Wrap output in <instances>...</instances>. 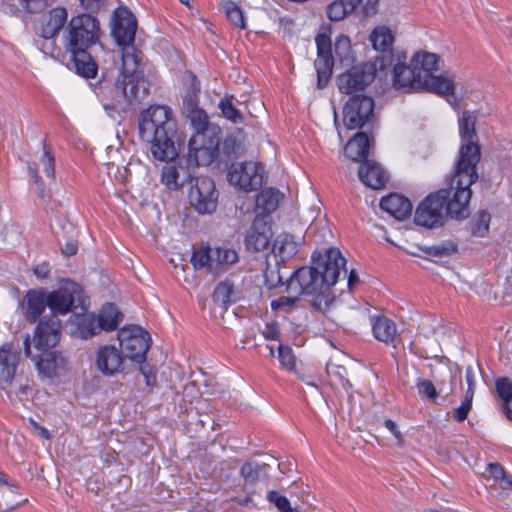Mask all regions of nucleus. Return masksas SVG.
Wrapping results in <instances>:
<instances>
[{
  "mask_svg": "<svg viewBox=\"0 0 512 512\" xmlns=\"http://www.w3.org/2000/svg\"><path fill=\"white\" fill-rule=\"evenodd\" d=\"M112 36L122 47V79L115 82L102 79L95 86V92L105 110L126 109L139 103L149 92V82L140 69L139 58L132 45L137 21L131 11L120 7L114 11Z\"/></svg>",
  "mask_w": 512,
  "mask_h": 512,
  "instance_id": "f257e3e1",
  "label": "nucleus"
},
{
  "mask_svg": "<svg viewBox=\"0 0 512 512\" xmlns=\"http://www.w3.org/2000/svg\"><path fill=\"white\" fill-rule=\"evenodd\" d=\"M312 264L300 267L290 276L286 285L289 296L272 301V309L293 306L302 295L315 310L328 311L335 299L330 288L337 283L342 270L347 273L346 259L339 249L329 248L324 253H313Z\"/></svg>",
  "mask_w": 512,
  "mask_h": 512,
  "instance_id": "f03ea898",
  "label": "nucleus"
},
{
  "mask_svg": "<svg viewBox=\"0 0 512 512\" xmlns=\"http://www.w3.org/2000/svg\"><path fill=\"white\" fill-rule=\"evenodd\" d=\"M452 172L449 187L429 194L416 208L414 222L416 225L433 228L444 223L445 216L465 219L470 215L469 202L472 196L470 186Z\"/></svg>",
  "mask_w": 512,
  "mask_h": 512,
  "instance_id": "7ed1b4c3",
  "label": "nucleus"
},
{
  "mask_svg": "<svg viewBox=\"0 0 512 512\" xmlns=\"http://www.w3.org/2000/svg\"><path fill=\"white\" fill-rule=\"evenodd\" d=\"M139 135L151 144L153 157L160 161L173 160L177 156L174 143L176 122L172 111L163 105H152L139 118Z\"/></svg>",
  "mask_w": 512,
  "mask_h": 512,
  "instance_id": "20e7f679",
  "label": "nucleus"
},
{
  "mask_svg": "<svg viewBox=\"0 0 512 512\" xmlns=\"http://www.w3.org/2000/svg\"><path fill=\"white\" fill-rule=\"evenodd\" d=\"M476 120V115L470 111H463L459 119V133L466 143L459 149L453 172L460 177L459 181L463 179L466 185L473 184L478 179L476 167L481 159V151L475 130Z\"/></svg>",
  "mask_w": 512,
  "mask_h": 512,
  "instance_id": "39448f33",
  "label": "nucleus"
},
{
  "mask_svg": "<svg viewBox=\"0 0 512 512\" xmlns=\"http://www.w3.org/2000/svg\"><path fill=\"white\" fill-rule=\"evenodd\" d=\"M100 22L89 13L71 17L62 34L63 46L67 52L90 49L99 42Z\"/></svg>",
  "mask_w": 512,
  "mask_h": 512,
  "instance_id": "423d86ee",
  "label": "nucleus"
},
{
  "mask_svg": "<svg viewBox=\"0 0 512 512\" xmlns=\"http://www.w3.org/2000/svg\"><path fill=\"white\" fill-rule=\"evenodd\" d=\"M47 298L48 307L52 313L51 318L65 315L73 307L84 309L86 300L82 286L71 280L64 281L57 290L48 293Z\"/></svg>",
  "mask_w": 512,
  "mask_h": 512,
  "instance_id": "0eeeda50",
  "label": "nucleus"
},
{
  "mask_svg": "<svg viewBox=\"0 0 512 512\" xmlns=\"http://www.w3.org/2000/svg\"><path fill=\"white\" fill-rule=\"evenodd\" d=\"M188 199L190 205L202 215L212 214L218 205L219 192L214 181L207 176L192 177Z\"/></svg>",
  "mask_w": 512,
  "mask_h": 512,
  "instance_id": "6e6552de",
  "label": "nucleus"
},
{
  "mask_svg": "<svg viewBox=\"0 0 512 512\" xmlns=\"http://www.w3.org/2000/svg\"><path fill=\"white\" fill-rule=\"evenodd\" d=\"M120 349L132 361L142 363L151 345L150 334L138 325H128L118 331Z\"/></svg>",
  "mask_w": 512,
  "mask_h": 512,
  "instance_id": "1a4fd4ad",
  "label": "nucleus"
},
{
  "mask_svg": "<svg viewBox=\"0 0 512 512\" xmlns=\"http://www.w3.org/2000/svg\"><path fill=\"white\" fill-rule=\"evenodd\" d=\"M375 75V64L364 62L338 75L336 84L341 93L352 96L359 94L358 92L363 91L369 86L374 80Z\"/></svg>",
  "mask_w": 512,
  "mask_h": 512,
  "instance_id": "9d476101",
  "label": "nucleus"
},
{
  "mask_svg": "<svg viewBox=\"0 0 512 512\" xmlns=\"http://www.w3.org/2000/svg\"><path fill=\"white\" fill-rule=\"evenodd\" d=\"M375 103L371 96L354 94L350 96L343 108V121L350 129L362 128L374 117Z\"/></svg>",
  "mask_w": 512,
  "mask_h": 512,
  "instance_id": "9b49d317",
  "label": "nucleus"
},
{
  "mask_svg": "<svg viewBox=\"0 0 512 512\" xmlns=\"http://www.w3.org/2000/svg\"><path fill=\"white\" fill-rule=\"evenodd\" d=\"M228 181L245 192L255 191L263 184L262 166L256 162L232 163L228 167Z\"/></svg>",
  "mask_w": 512,
  "mask_h": 512,
  "instance_id": "f8f14e48",
  "label": "nucleus"
},
{
  "mask_svg": "<svg viewBox=\"0 0 512 512\" xmlns=\"http://www.w3.org/2000/svg\"><path fill=\"white\" fill-rule=\"evenodd\" d=\"M315 41L317 45V59L314 66L317 72V86L318 88H324L331 78L334 65L332 44L330 37L325 33L318 34Z\"/></svg>",
  "mask_w": 512,
  "mask_h": 512,
  "instance_id": "ddd939ff",
  "label": "nucleus"
},
{
  "mask_svg": "<svg viewBox=\"0 0 512 512\" xmlns=\"http://www.w3.org/2000/svg\"><path fill=\"white\" fill-rule=\"evenodd\" d=\"M95 364L102 375L111 377L123 371V351L114 345H103L96 352Z\"/></svg>",
  "mask_w": 512,
  "mask_h": 512,
  "instance_id": "4468645a",
  "label": "nucleus"
},
{
  "mask_svg": "<svg viewBox=\"0 0 512 512\" xmlns=\"http://www.w3.org/2000/svg\"><path fill=\"white\" fill-rule=\"evenodd\" d=\"M61 321L58 318L43 319L35 329L34 344L39 350L54 347L60 340Z\"/></svg>",
  "mask_w": 512,
  "mask_h": 512,
  "instance_id": "2eb2a0df",
  "label": "nucleus"
},
{
  "mask_svg": "<svg viewBox=\"0 0 512 512\" xmlns=\"http://www.w3.org/2000/svg\"><path fill=\"white\" fill-rule=\"evenodd\" d=\"M271 237V228L265 218L256 216L246 234V248L253 252L263 251L268 247Z\"/></svg>",
  "mask_w": 512,
  "mask_h": 512,
  "instance_id": "dca6fc26",
  "label": "nucleus"
},
{
  "mask_svg": "<svg viewBox=\"0 0 512 512\" xmlns=\"http://www.w3.org/2000/svg\"><path fill=\"white\" fill-rule=\"evenodd\" d=\"M423 78L412 62L410 65L397 63L393 68V86L407 91L421 90Z\"/></svg>",
  "mask_w": 512,
  "mask_h": 512,
  "instance_id": "f3484780",
  "label": "nucleus"
},
{
  "mask_svg": "<svg viewBox=\"0 0 512 512\" xmlns=\"http://www.w3.org/2000/svg\"><path fill=\"white\" fill-rule=\"evenodd\" d=\"M193 177L192 170L182 161L176 165L175 163H167L161 174V182L170 190L180 189L186 182H190Z\"/></svg>",
  "mask_w": 512,
  "mask_h": 512,
  "instance_id": "a211bd4d",
  "label": "nucleus"
},
{
  "mask_svg": "<svg viewBox=\"0 0 512 512\" xmlns=\"http://www.w3.org/2000/svg\"><path fill=\"white\" fill-rule=\"evenodd\" d=\"M20 352L13 350L12 344H4L0 347V388L5 389L10 385L19 363Z\"/></svg>",
  "mask_w": 512,
  "mask_h": 512,
  "instance_id": "6ab92c4d",
  "label": "nucleus"
},
{
  "mask_svg": "<svg viewBox=\"0 0 512 512\" xmlns=\"http://www.w3.org/2000/svg\"><path fill=\"white\" fill-rule=\"evenodd\" d=\"M191 137L188 143V153L184 158L185 163L191 170L199 166L210 165L220 154V150L214 147L201 144H193Z\"/></svg>",
  "mask_w": 512,
  "mask_h": 512,
  "instance_id": "aec40b11",
  "label": "nucleus"
},
{
  "mask_svg": "<svg viewBox=\"0 0 512 512\" xmlns=\"http://www.w3.org/2000/svg\"><path fill=\"white\" fill-rule=\"evenodd\" d=\"M361 182L374 190L381 189L387 182V175L383 168L373 160H365L358 169Z\"/></svg>",
  "mask_w": 512,
  "mask_h": 512,
  "instance_id": "412c9836",
  "label": "nucleus"
},
{
  "mask_svg": "<svg viewBox=\"0 0 512 512\" xmlns=\"http://www.w3.org/2000/svg\"><path fill=\"white\" fill-rule=\"evenodd\" d=\"M66 359L56 351L44 350L36 361V368L42 377L52 378L66 368Z\"/></svg>",
  "mask_w": 512,
  "mask_h": 512,
  "instance_id": "4be33fe9",
  "label": "nucleus"
},
{
  "mask_svg": "<svg viewBox=\"0 0 512 512\" xmlns=\"http://www.w3.org/2000/svg\"><path fill=\"white\" fill-rule=\"evenodd\" d=\"M380 208L396 220L403 221L411 215L412 203L408 198L392 193L381 199Z\"/></svg>",
  "mask_w": 512,
  "mask_h": 512,
  "instance_id": "5701e85b",
  "label": "nucleus"
},
{
  "mask_svg": "<svg viewBox=\"0 0 512 512\" xmlns=\"http://www.w3.org/2000/svg\"><path fill=\"white\" fill-rule=\"evenodd\" d=\"M68 13L64 7H55L43 16L41 23V36L45 39H51L59 34L65 28Z\"/></svg>",
  "mask_w": 512,
  "mask_h": 512,
  "instance_id": "b1692460",
  "label": "nucleus"
},
{
  "mask_svg": "<svg viewBox=\"0 0 512 512\" xmlns=\"http://www.w3.org/2000/svg\"><path fill=\"white\" fill-rule=\"evenodd\" d=\"M26 319L34 323L48 307L47 294L43 290H29L24 298Z\"/></svg>",
  "mask_w": 512,
  "mask_h": 512,
  "instance_id": "393cba45",
  "label": "nucleus"
},
{
  "mask_svg": "<svg viewBox=\"0 0 512 512\" xmlns=\"http://www.w3.org/2000/svg\"><path fill=\"white\" fill-rule=\"evenodd\" d=\"M186 117L189 119L192 127L196 132H201L212 123L209 122L206 112L199 108L196 102V93L188 95L184 101Z\"/></svg>",
  "mask_w": 512,
  "mask_h": 512,
  "instance_id": "a878e982",
  "label": "nucleus"
},
{
  "mask_svg": "<svg viewBox=\"0 0 512 512\" xmlns=\"http://www.w3.org/2000/svg\"><path fill=\"white\" fill-rule=\"evenodd\" d=\"M371 140L364 132H358L345 146V155L355 162L368 160Z\"/></svg>",
  "mask_w": 512,
  "mask_h": 512,
  "instance_id": "bb28decb",
  "label": "nucleus"
},
{
  "mask_svg": "<svg viewBox=\"0 0 512 512\" xmlns=\"http://www.w3.org/2000/svg\"><path fill=\"white\" fill-rule=\"evenodd\" d=\"M372 330L375 338L387 345L395 347L396 324L385 316H378L374 319Z\"/></svg>",
  "mask_w": 512,
  "mask_h": 512,
  "instance_id": "cd10ccee",
  "label": "nucleus"
},
{
  "mask_svg": "<svg viewBox=\"0 0 512 512\" xmlns=\"http://www.w3.org/2000/svg\"><path fill=\"white\" fill-rule=\"evenodd\" d=\"M89 49L69 52L77 73L86 78H93L97 74V64L88 52Z\"/></svg>",
  "mask_w": 512,
  "mask_h": 512,
  "instance_id": "c85d7f7f",
  "label": "nucleus"
},
{
  "mask_svg": "<svg viewBox=\"0 0 512 512\" xmlns=\"http://www.w3.org/2000/svg\"><path fill=\"white\" fill-rule=\"evenodd\" d=\"M98 323L102 330L113 331L123 320V314L113 303H106L102 306L97 317Z\"/></svg>",
  "mask_w": 512,
  "mask_h": 512,
  "instance_id": "c756f323",
  "label": "nucleus"
},
{
  "mask_svg": "<svg viewBox=\"0 0 512 512\" xmlns=\"http://www.w3.org/2000/svg\"><path fill=\"white\" fill-rule=\"evenodd\" d=\"M421 90H427L442 96H449L454 93L455 85L451 79L445 76H435L433 74L423 80Z\"/></svg>",
  "mask_w": 512,
  "mask_h": 512,
  "instance_id": "7c9ffc66",
  "label": "nucleus"
},
{
  "mask_svg": "<svg viewBox=\"0 0 512 512\" xmlns=\"http://www.w3.org/2000/svg\"><path fill=\"white\" fill-rule=\"evenodd\" d=\"M213 273L219 274L225 271L230 265L238 261V254L234 249L226 247L212 248Z\"/></svg>",
  "mask_w": 512,
  "mask_h": 512,
  "instance_id": "2f4dec72",
  "label": "nucleus"
},
{
  "mask_svg": "<svg viewBox=\"0 0 512 512\" xmlns=\"http://www.w3.org/2000/svg\"><path fill=\"white\" fill-rule=\"evenodd\" d=\"M281 197L279 190L265 188L256 196V208L263 214H270L277 209Z\"/></svg>",
  "mask_w": 512,
  "mask_h": 512,
  "instance_id": "473e14b6",
  "label": "nucleus"
},
{
  "mask_svg": "<svg viewBox=\"0 0 512 512\" xmlns=\"http://www.w3.org/2000/svg\"><path fill=\"white\" fill-rule=\"evenodd\" d=\"M439 57L430 52H417L412 57V63L417 65L421 78L426 79L433 75V72L438 70L437 63Z\"/></svg>",
  "mask_w": 512,
  "mask_h": 512,
  "instance_id": "72a5a7b5",
  "label": "nucleus"
},
{
  "mask_svg": "<svg viewBox=\"0 0 512 512\" xmlns=\"http://www.w3.org/2000/svg\"><path fill=\"white\" fill-rule=\"evenodd\" d=\"M298 245L294 235L283 233L276 239L273 249L277 251L282 260H285L297 253Z\"/></svg>",
  "mask_w": 512,
  "mask_h": 512,
  "instance_id": "f704fd0d",
  "label": "nucleus"
},
{
  "mask_svg": "<svg viewBox=\"0 0 512 512\" xmlns=\"http://www.w3.org/2000/svg\"><path fill=\"white\" fill-rule=\"evenodd\" d=\"M244 152V148L241 145L240 142L236 140L233 136H228L225 138L222 151L220 152V162L225 163V165L228 167V164L230 165L234 163V160L238 159Z\"/></svg>",
  "mask_w": 512,
  "mask_h": 512,
  "instance_id": "c9c22d12",
  "label": "nucleus"
},
{
  "mask_svg": "<svg viewBox=\"0 0 512 512\" xmlns=\"http://www.w3.org/2000/svg\"><path fill=\"white\" fill-rule=\"evenodd\" d=\"M495 387L498 396L503 401V411L512 421V382L507 377H501L496 380Z\"/></svg>",
  "mask_w": 512,
  "mask_h": 512,
  "instance_id": "e433bc0d",
  "label": "nucleus"
},
{
  "mask_svg": "<svg viewBox=\"0 0 512 512\" xmlns=\"http://www.w3.org/2000/svg\"><path fill=\"white\" fill-rule=\"evenodd\" d=\"M193 144H201L205 146L219 149L221 140V129L218 125L212 124L201 132H196L192 136Z\"/></svg>",
  "mask_w": 512,
  "mask_h": 512,
  "instance_id": "4c0bfd02",
  "label": "nucleus"
},
{
  "mask_svg": "<svg viewBox=\"0 0 512 512\" xmlns=\"http://www.w3.org/2000/svg\"><path fill=\"white\" fill-rule=\"evenodd\" d=\"M370 41L375 50L387 52L391 50L394 36L391 30L385 26L376 27L370 34Z\"/></svg>",
  "mask_w": 512,
  "mask_h": 512,
  "instance_id": "58836bf2",
  "label": "nucleus"
},
{
  "mask_svg": "<svg viewBox=\"0 0 512 512\" xmlns=\"http://www.w3.org/2000/svg\"><path fill=\"white\" fill-rule=\"evenodd\" d=\"M77 330L81 338L88 339L99 333L102 329L94 315L85 314L77 317Z\"/></svg>",
  "mask_w": 512,
  "mask_h": 512,
  "instance_id": "ea45409f",
  "label": "nucleus"
},
{
  "mask_svg": "<svg viewBox=\"0 0 512 512\" xmlns=\"http://www.w3.org/2000/svg\"><path fill=\"white\" fill-rule=\"evenodd\" d=\"M267 464H258L254 461L245 462L241 469L240 475L244 481L243 487L248 488V485H253L260 479V473L265 470Z\"/></svg>",
  "mask_w": 512,
  "mask_h": 512,
  "instance_id": "a19ab883",
  "label": "nucleus"
},
{
  "mask_svg": "<svg viewBox=\"0 0 512 512\" xmlns=\"http://www.w3.org/2000/svg\"><path fill=\"white\" fill-rule=\"evenodd\" d=\"M420 250L433 257H448L457 252L458 246L452 240H445L431 246H420Z\"/></svg>",
  "mask_w": 512,
  "mask_h": 512,
  "instance_id": "79ce46f5",
  "label": "nucleus"
},
{
  "mask_svg": "<svg viewBox=\"0 0 512 512\" xmlns=\"http://www.w3.org/2000/svg\"><path fill=\"white\" fill-rule=\"evenodd\" d=\"M213 301L224 307L236 301L235 291L233 284L229 281L220 282L214 292Z\"/></svg>",
  "mask_w": 512,
  "mask_h": 512,
  "instance_id": "37998d69",
  "label": "nucleus"
},
{
  "mask_svg": "<svg viewBox=\"0 0 512 512\" xmlns=\"http://www.w3.org/2000/svg\"><path fill=\"white\" fill-rule=\"evenodd\" d=\"M488 477L492 478L502 489H512V475H508L499 463L487 465Z\"/></svg>",
  "mask_w": 512,
  "mask_h": 512,
  "instance_id": "c03bdc74",
  "label": "nucleus"
},
{
  "mask_svg": "<svg viewBox=\"0 0 512 512\" xmlns=\"http://www.w3.org/2000/svg\"><path fill=\"white\" fill-rule=\"evenodd\" d=\"M20 504V498L13 485L0 486V508L8 511Z\"/></svg>",
  "mask_w": 512,
  "mask_h": 512,
  "instance_id": "a18cd8bd",
  "label": "nucleus"
},
{
  "mask_svg": "<svg viewBox=\"0 0 512 512\" xmlns=\"http://www.w3.org/2000/svg\"><path fill=\"white\" fill-rule=\"evenodd\" d=\"M227 19L236 27L246 28L245 19L241 8L233 1H226L222 4Z\"/></svg>",
  "mask_w": 512,
  "mask_h": 512,
  "instance_id": "49530a36",
  "label": "nucleus"
},
{
  "mask_svg": "<svg viewBox=\"0 0 512 512\" xmlns=\"http://www.w3.org/2000/svg\"><path fill=\"white\" fill-rule=\"evenodd\" d=\"M191 262L196 269L206 267L207 270L213 273V255L212 248L201 249L192 254Z\"/></svg>",
  "mask_w": 512,
  "mask_h": 512,
  "instance_id": "de8ad7c7",
  "label": "nucleus"
},
{
  "mask_svg": "<svg viewBox=\"0 0 512 512\" xmlns=\"http://www.w3.org/2000/svg\"><path fill=\"white\" fill-rule=\"evenodd\" d=\"M233 97H226L220 100L219 109L222 112V115L229 121L238 124L243 122V115L241 112L234 106L232 103Z\"/></svg>",
  "mask_w": 512,
  "mask_h": 512,
  "instance_id": "09e8293b",
  "label": "nucleus"
},
{
  "mask_svg": "<svg viewBox=\"0 0 512 512\" xmlns=\"http://www.w3.org/2000/svg\"><path fill=\"white\" fill-rule=\"evenodd\" d=\"M326 372L330 378L337 380L344 388L351 387L349 380L346 378V368L343 365L329 361L326 364Z\"/></svg>",
  "mask_w": 512,
  "mask_h": 512,
  "instance_id": "8fccbe9b",
  "label": "nucleus"
},
{
  "mask_svg": "<svg viewBox=\"0 0 512 512\" xmlns=\"http://www.w3.org/2000/svg\"><path fill=\"white\" fill-rule=\"evenodd\" d=\"M491 220V216L486 211H481L477 219L471 225V233L477 237H483L489 230V223Z\"/></svg>",
  "mask_w": 512,
  "mask_h": 512,
  "instance_id": "3c124183",
  "label": "nucleus"
},
{
  "mask_svg": "<svg viewBox=\"0 0 512 512\" xmlns=\"http://www.w3.org/2000/svg\"><path fill=\"white\" fill-rule=\"evenodd\" d=\"M278 359L282 367L292 371L295 369L296 359L289 346L280 344L278 346Z\"/></svg>",
  "mask_w": 512,
  "mask_h": 512,
  "instance_id": "603ef678",
  "label": "nucleus"
},
{
  "mask_svg": "<svg viewBox=\"0 0 512 512\" xmlns=\"http://www.w3.org/2000/svg\"><path fill=\"white\" fill-rule=\"evenodd\" d=\"M349 12L340 0H335L327 7V17L331 21L342 20Z\"/></svg>",
  "mask_w": 512,
  "mask_h": 512,
  "instance_id": "864d4df0",
  "label": "nucleus"
},
{
  "mask_svg": "<svg viewBox=\"0 0 512 512\" xmlns=\"http://www.w3.org/2000/svg\"><path fill=\"white\" fill-rule=\"evenodd\" d=\"M40 166L47 179L52 182L55 180V164L54 157L46 150L40 159Z\"/></svg>",
  "mask_w": 512,
  "mask_h": 512,
  "instance_id": "5fc2aeb1",
  "label": "nucleus"
},
{
  "mask_svg": "<svg viewBox=\"0 0 512 512\" xmlns=\"http://www.w3.org/2000/svg\"><path fill=\"white\" fill-rule=\"evenodd\" d=\"M267 499L269 502L274 504L280 512H286L290 510V508H292L287 497L281 495L279 492L275 490H271L268 492Z\"/></svg>",
  "mask_w": 512,
  "mask_h": 512,
  "instance_id": "6e6d98bb",
  "label": "nucleus"
},
{
  "mask_svg": "<svg viewBox=\"0 0 512 512\" xmlns=\"http://www.w3.org/2000/svg\"><path fill=\"white\" fill-rule=\"evenodd\" d=\"M417 389L420 395L426 396L429 400L434 401L438 396L436 388L430 380H419L417 382Z\"/></svg>",
  "mask_w": 512,
  "mask_h": 512,
  "instance_id": "4d7b16f0",
  "label": "nucleus"
},
{
  "mask_svg": "<svg viewBox=\"0 0 512 512\" xmlns=\"http://www.w3.org/2000/svg\"><path fill=\"white\" fill-rule=\"evenodd\" d=\"M141 374L144 377L145 383L148 387H154L157 384L156 369L149 364H142L139 367Z\"/></svg>",
  "mask_w": 512,
  "mask_h": 512,
  "instance_id": "13d9d810",
  "label": "nucleus"
},
{
  "mask_svg": "<svg viewBox=\"0 0 512 512\" xmlns=\"http://www.w3.org/2000/svg\"><path fill=\"white\" fill-rule=\"evenodd\" d=\"M471 407H472V405L463 401L459 407L453 409V418L457 422L464 421L467 418V416L471 410Z\"/></svg>",
  "mask_w": 512,
  "mask_h": 512,
  "instance_id": "bf43d9fd",
  "label": "nucleus"
},
{
  "mask_svg": "<svg viewBox=\"0 0 512 512\" xmlns=\"http://www.w3.org/2000/svg\"><path fill=\"white\" fill-rule=\"evenodd\" d=\"M243 490L246 492L245 497H233L231 500L241 506L255 507V504L252 499V496L255 494V490L245 487H243Z\"/></svg>",
  "mask_w": 512,
  "mask_h": 512,
  "instance_id": "052dcab7",
  "label": "nucleus"
},
{
  "mask_svg": "<svg viewBox=\"0 0 512 512\" xmlns=\"http://www.w3.org/2000/svg\"><path fill=\"white\" fill-rule=\"evenodd\" d=\"M384 426L393 434L396 438L397 443L399 445H403L404 440L401 431L399 430L398 425L391 419H386L384 421Z\"/></svg>",
  "mask_w": 512,
  "mask_h": 512,
  "instance_id": "680f3d73",
  "label": "nucleus"
},
{
  "mask_svg": "<svg viewBox=\"0 0 512 512\" xmlns=\"http://www.w3.org/2000/svg\"><path fill=\"white\" fill-rule=\"evenodd\" d=\"M29 173L30 175L34 178V182L37 184L38 186V194L41 198H44L45 197V191H44V188L41 186V181H40V176H39V169L38 167H35V166H29Z\"/></svg>",
  "mask_w": 512,
  "mask_h": 512,
  "instance_id": "e2e57ef3",
  "label": "nucleus"
},
{
  "mask_svg": "<svg viewBox=\"0 0 512 512\" xmlns=\"http://www.w3.org/2000/svg\"><path fill=\"white\" fill-rule=\"evenodd\" d=\"M29 12L35 13L42 10L46 5V0H23Z\"/></svg>",
  "mask_w": 512,
  "mask_h": 512,
  "instance_id": "0e129e2a",
  "label": "nucleus"
},
{
  "mask_svg": "<svg viewBox=\"0 0 512 512\" xmlns=\"http://www.w3.org/2000/svg\"><path fill=\"white\" fill-rule=\"evenodd\" d=\"M279 333L277 324H267L263 331V336L268 340H275L278 338Z\"/></svg>",
  "mask_w": 512,
  "mask_h": 512,
  "instance_id": "69168bd1",
  "label": "nucleus"
},
{
  "mask_svg": "<svg viewBox=\"0 0 512 512\" xmlns=\"http://www.w3.org/2000/svg\"><path fill=\"white\" fill-rule=\"evenodd\" d=\"M82 7L91 12H96L103 4V0H80Z\"/></svg>",
  "mask_w": 512,
  "mask_h": 512,
  "instance_id": "338daca9",
  "label": "nucleus"
},
{
  "mask_svg": "<svg viewBox=\"0 0 512 512\" xmlns=\"http://www.w3.org/2000/svg\"><path fill=\"white\" fill-rule=\"evenodd\" d=\"M33 272L35 274V276L39 279H45L49 276V273H50V269H49V266L47 263H42L40 265H37L34 269H33Z\"/></svg>",
  "mask_w": 512,
  "mask_h": 512,
  "instance_id": "774afa93",
  "label": "nucleus"
}]
</instances>
